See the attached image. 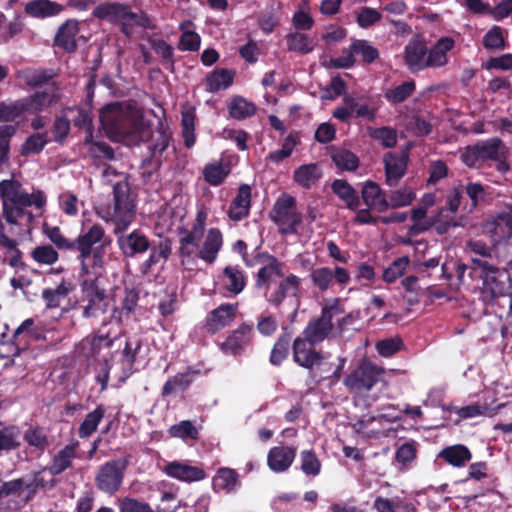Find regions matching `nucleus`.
<instances>
[{
    "instance_id": "f257e3e1",
    "label": "nucleus",
    "mask_w": 512,
    "mask_h": 512,
    "mask_svg": "<svg viewBox=\"0 0 512 512\" xmlns=\"http://www.w3.org/2000/svg\"><path fill=\"white\" fill-rule=\"evenodd\" d=\"M207 214L199 211L189 230H183L179 238V256L186 269H192L197 258L212 264L223 245V235L218 228H210L205 237Z\"/></svg>"
},
{
    "instance_id": "f03ea898",
    "label": "nucleus",
    "mask_w": 512,
    "mask_h": 512,
    "mask_svg": "<svg viewBox=\"0 0 512 512\" xmlns=\"http://www.w3.org/2000/svg\"><path fill=\"white\" fill-rule=\"evenodd\" d=\"M0 199L3 217L11 226L12 234L16 233L14 227L17 226H22L24 231L30 232L34 221L30 208L41 209L46 203V197L41 191L28 193L22 184L14 179L0 181Z\"/></svg>"
},
{
    "instance_id": "7ed1b4c3",
    "label": "nucleus",
    "mask_w": 512,
    "mask_h": 512,
    "mask_svg": "<svg viewBox=\"0 0 512 512\" xmlns=\"http://www.w3.org/2000/svg\"><path fill=\"white\" fill-rule=\"evenodd\" d=\"M285 269V263L274 256H268L257 272L256 288L275 307H279L288 295H296L302 282L295 274L285 275Z\"/></svg>"
},
{
    "instance_id": "20e7f679",
    "label": "nucleus",
    "mask_w": 512,
    "mask_h": 512,
    "mask_svg": "<svg viewBox=\"0 0 512 512\" xmlns=\"http://www.w3.org/2000/svg\"><path fill=\"white\" fill-rule=\"evenodd\" d=\"M96 213L105 222H112L115 225V234L130 226L136 214V200L125 179L113 185V202L98 206Z\"/></svg>"
},
{
    "instance_id": "39448f33",
    "label": "nucleus",
    "mask_w": 512,
    "mask_h": 512,
    "mask_svg": "<svg viewBox=\"0 0 512 512\" xmlns=\"http://www.w3.org/2000/svg\"><path fill=\"white\" fill-rule=\"evenodd\" d=\"M94 17L117 24L124 34L130 35L135 26L147 27L149 19L142 12H134L128 4L104 2L93 10Z\"/></svg>"
},
{
    "instance_id": "423d86ee",
    "label": "nucleus",
    "mask_w": 512,
    "mask_h": 512,
    "mask_svg": "<svg viewBox=\"0 0 512 512\" xmlns=\"http://www.w3.org/2000/svg\"><path fill=\"white\" fill-rule=\"evenodd\" d=\"M385 369L366 359L344 379V385L350 392L364 394L369 392L384 376Z\"/></svg>"
},
{
    "instance_id": "0eeeda50",
    "label": "nucleus",
    "mask_w": 512,
    "mask_h": 512,
    "mask_svg": "<svg viewBox=\"0 0 512 512\" xmlns=\"http://www.w3.org/2000/svg\"><path fill=\"white\" fill-rule=\"evenodd\" d=\"M83 292L82 316L84 318H100L109 310L110 303L106 290L97 279L89 277L81 282Z\"/></svg>"
},
{
    "instance_id": "6e6552de",
    "label": "nucleus",
    "mask_w": 512,
    "mask_h": 512,
    "mask_svg": "<svg viewBox=\"0 0 512 512\" xmlns=\"http://www.w3.org/2000/svg\"><path fill=\"white\" fill-rule=\"evenodd\" d=\"M271 219L278 226L281 234H295L302 222L297 210L296 199L288 194L281 195L271 211Z\"/></svg>"
},
{
    "instance_id": "1a4fd4ad",
    "label": "nucleus",
    "mask_w": 512,
    "mask_h": 512,
    "mask_svg": "<svg viewBox=\"0 0 512 512\" xmlns=\"http://www.w3.org/2000/svg\"><path fill=\"white\" fill-rule=\"evenodd\" d=\"M472 269L479 272L482 280V293L484 298L493 300L505 293V283L501 279L503 273L500 269L486 260L472 259Z\"/></svg>"
},
{
    "instance_id": "9d476101",
    "label": "nucleus",
    "mask_w": 512,
    "mask_h": 512,
    "mask_svg": "<svg viewBox=\"0 0 512 512\" xmlns=\"http://www.w3.org/2000/svg\"><path fill=\"white\" fill-rule=\"evenodd\" d=\"M136 109V107L126 103L109 104L100 111L101 124L107 133L118 140L124 126L130 119L132 111H136Z\"/></svg>"
},
{
    "instance_id": "9b49d317",
    "label": "nucleus",
    "mask_w": 512,
    "mask_h": 512,
    "mask_svg": "<svg viewBox=\"0 0 512 512\" xmlns=\"http://www.w3.org/2000/svg\"><path fill=\"white\" fill-rule=\"evenodd\" d=\"M343 312L344 310L340 305L339 299H333L330 305H327L322 309L320 318L309 322L303 332V335L312 343H319L323 341L333 328V316L342 314Z\"/></svg>"
},
{
    "instance_id": "f8f14e48",
    "label": "nucleus",
    "mask_w": 512,
    "mask_h": 512,
    "mask_svg": "<svg viewBox=\"0 0 512 512\" xmlns=\"http://www.w3.org/2000/svg\"><path fill=\"white\" fill-rule=\"evenodd\" d=\"M127 465L128 460L126 458L106 462L100 467L95 478L97 487L108 494H113L118 491L122 484Z\"/></svg>"
},
{
    "instance_id": "ddd939ff",
    "label": "nucleus",
    "mask_w": 512,
    "mask_h": 512,
    "mask_svg": "<svg viewBox=\"0 0 512 512\" xmlns=\"http://www.w3.org/2000/svg\"><path fill=\"white\" fill-rule=\"evenodd\" d=\"M110 243L111 240L104 241L95 248L78 251L83 279L91 277L98 280L99 277L102 276L105 265L106 247L110 245Z\"/></svg>"
},
{
    "instance_id": "4468645a",
    "label": "nucleus",
    "mask_w": 512,
    "mask_h": 512,
    "mask_svg": "<svg viewBox=\"0 0 512 512\" xmlns=\"http://www.w3.org/2000/svg\"><path fill=\"white\" fill-rule=\"evenodd\" d=\"M150 123L144 119L143 113L136 109L132 111L129 121L121 133L118 141H122L127 145H138L143 141H147L151 135Z\"/></svg>"
},
{
    "instance_id": "2eb2a0df",
    "label": "nucleus",
    "mask_w": 512,
    "mask_h": 512,
    "mask_svg": "<svg viewBox=\"0 0 512 512\" xmlns=\"http://www.w3.org/2000/svg\"><path fill=\"white\" fill-rule=\"evenodd\" d=\"M309 278L315 288L324 292L332 288L334 280L340 286L348 284L350 274L340 266H336L333 270L328 267H319L310 272Z\"/></svg>"
},
{
    "instance_id": "dca6fc26",
    "label": "nucleus",
    "mask_w": 512,
    "mask_h": 512,
    "mask_svg": "<svg viewBox=\"0 0 512 512\" xmlns=\"http://www.w3.org/2000/svg\"><path fill=\"white\" fill-rule=\"evenodd\" d=\"M253 338V326L251 324L242 323L228 334L220 348L226 355H241L252 343Z\"/></svg>"
},
{
    "instance_id": "f3484780",
    "label": "nucleus",
    "mask_w": 512,
    "mask_h": 512,
    "mask_svg": "<svg viewBox=\"0 0 512 512\" xmlns=\"http://www.w3.org/2000/svg\"><path fill=\"white\" fill-rule=\"evenodd\" d=\"M151 145L149 149L151 151V158L145 159L142 163V167L146 169L143 172L144 175L150 176L156 171L161 163V154L168 148L171 133L167 128L160 127L155 131L151 132L150 138Z\"/></svg>"
},
{
    "instance_id": "a211bd4d",
    "label": "nucleus",
    "mask_w": 512,
    "mask_h": 512,
    "mask_svg": "<svg viewBox=\"0 0 512 512\" xmlns=\"http://www.w3.org/2000/svg\"><path fill=\"white\" fill-rule=\"evenodd\" d=\"M428 47L420 36H415L404 48V63L411 72L427 69Z\"/></svg>"
},
{
    "instance_id": "6ab92c4d",
    "label": "nucleus",
    "mask_w": 512,
    "mask_h": 512,
    "mask_svg": "<svg viewBox=\"0 0 512 512\" xmlns=\"http://www.w3.org/2000/svg\"><path fill=\"white\" fill-rule=\"evenodd\" d=\"M385 170V183L390 187L398 185L405 175L408 164V155L401 153H386L383 157Z\"/></svg>"
},
{
    "instance_id": "aec40b11",
    "label": "nucleus",
    "mask_w": 512,
    "mask_h": 512,
    "mask_svg": "<svg viewBox=\"0 0 512 512\" xmlns=\"http://www.w3.org/2000/svg\"><path fill=\"white\" fill-rule=\"evenodd\" d=\"M311 341L304 336L297 337L293 342V359L300 366L311 369L324 359L321 352L315 350Z\"/></svg>"
},
{
    "instance_id": "412c9836",
    "label": "nucleus",
    "mask_w": 512,
    "mask_h": 512,
    "mask_svg": "<svg viewBox=\"0 0 512 512\" xmlns=\"http://www.w3.org/2000/svg\"><path fill=\"white\" fill-rule=\"evenodd\" d=\"M237 311V304L226 303L215 308L206 318L205 327L207 331L211 334H215L230 325L235 320Z\"/></svg>"
},
{
    "instance_id": "4be33fe9",
    "label": "nucleus",
    "mask_w": 512,
    "mask_h": 512,
    "mask_svg": "<svg viewBox=\"0 0 512 512\" xmlns=\"http://www.w3.org/2000/svg\"><path fill=\"white\" fill-rule=\"evenodd\" d=\"M61 99L60 88L56 83L48 84L44 90L37 91L25 98L29 112H39L45 110Z\"/></svg>"
},
{
    "instance_id": "5701e85b",
    "label": "nucleus",
    "mask_w": 512,
    "mask_h": 512,
    "mask_svg": "<svg viewBox=\"0 0 512 512\" xmlns=\"http://www.w3.org/2000/svg\"><path fill=\"white\" fill-rule=\"evenodd\" d=\"M455 47V40L445 36L438 39L430 48L427 54V68H442L449 63V52Z\"/></svg>"
},
{
    "instance_id": "b1692460",
    "label": "nucleus",
    "mask_w": 512,
    "mask_h": 512,
    "mask_svg": "<svg viewBox=\"0 0 512 512\" xmlns=\"http://www.w3.org/2000/svg\"><path fill=\"white\" fill-rule=\"evenodd\" d=\"M164 472L172 478L188 483L206 478V472L202 468L190 465L187 462H170L165 466Z\"/></svg>"
},
{
    "instance_id": "393cba45",
    "label": "nucleus",
    "mask_w": 512,
    "mask_h": 512,
    "mask_svg": "<svg viewBox=\"0 0 512 512\" xmlns=\"http://www.w3.org/2000/svg\"><path fill=\"white\" fill-rule=\"evenodd\" d=\"M295 456L296 448L294 447H273L269 450L267 455L268 467L276 473L284 472L292 465Z\"/></svg>"
},
{
    "instance_id": "a878e982",
    "label": "nucleus",
    "mask_w": 512,
    "mask_h": 512,
    "mask_svg": "<svg viewBox=\"0 0 512 512\" xmlns=\"http://www.w3.org/2000/svg\"><path fill=\"white\" fill-rule=\"evenodd\" d=\"M361 197L370 209L377 212L387 211V196L378 183L366 181L362 186Z\"/></svg>"
},
{
    "instance_id": "bb28decb",
    "label": "nucleus",
    "mask_w": 512,
    "mask_h": 512,
    "mask_svg": "<svg viewBox=\"0 0 512 512\" xmlns=\"http://www.w3.org/2000/svg\"><path fill=\"white\" fill-rule=\"evenodd\" d=\"M118 245L124 255L133 257L136 254L143 253L149 248L147 237L138 232L133 231L128 235L120 236L117 239Z\"/></svg>"
},
{
    "instance_id": "cd10ccee",
    "label": "nucleus",
    "mask_w": 512,
    "mask_h": 512,
    "mask_svg": "<svg viewBox=\"0 0 512 512\" xmlns=\"http://www.w3.org/2000/svg\"><path fill=\"white\" fill-rule=\"evenodd\" d=\"M251 203V188L247 184L239 187L236 197L233 199L228 215L230 219L239 221L249 213Z\"/></svg>"
},
{
    "instance_id": "c85d7f7f",
    "label": "nucleus",
    "mask_w": 512,
    "mask_h": 512,
    "mask_svg": "<svg viewBox=\"0 0 512 512\" xmlns=\"http://www.w3.org/2000/svg\"><path fill=\"white\" fill-rule=\"evenodd\" d=\"M78 447V442H72L58 451L49 467L51 474L58 475L68 469L76 457Z\"/></svg>"
},
{
    "instance_id": "c756f323",
    "label": "nucleus",
    "mask_w": 512,
    "mask_h": 512,
    "mask_svg": "<svg viewBox=\"0 0 512 512\" xmlns=\"http://www.w3.org/2000/svg\"><path fill=\"white\" fill-rule=\"evenodd\" d=\"M63 6L50 0H32L25 5V12L35 18H46L60 14Z\"/></svg>"
},
{
    "instance_id": "7c9ffc66",
    "label": "nucleus",
    "mask_w": 512,
    "mask_h": 512,
    "mask_svg": "<svg viewBox=\"0 0 512 512\" xmlns=\"http://www.w3.org/2000/svg\"><path fill=\"white\" fill-rule=\"evenodd\" d=\"M79 32L78 21L67 20L60 26L55 37V43L68 52L76 49V35Z\"/></svg>"
},
{
    "instance_id": "2f4dec72",
    "label": "nucleus",
    "mask_w": 512,
    "mask_h": 512,
    "mask_svg": "<svg viewBox=\"0 0 512 512\" xmlns=\"http://www.w3.org/2000/svg\"><path fill=\"white\" fill-rule=\"evenodd\" d=\"M109 241L105 239V230L100 224H93L87 231L80 234L74 241L75 248L79 250L92 249L98 243Z\"/></svg>"
},
{
    "instance_id": "473e14b6",
    "label": "nucleus",
    "mask_w": 512,
    "mask_h": 512,
    "mask_svg": "<svg viewBox=\"0 0 512 512\" xmlns=\"http://www.w3.org/2000/svg\"><path fill=\"white\" fill-rule=\"evenodd\" d=\"M416 199V192L413 187L404 185L393 190L387 196V210L398 209L411 205Z\"/></svg>"
},
{
    "instance_id": "72a5a7b5",
    "label": "nucleus",
    "mask_w": 512,
    "mask_h": 512,
    "mask_svg": "<svg viewBox=\"0 0 512 512\" xmlns=\"http://www.w3.org/2000/svg\"><path fill=\"white\" fill-rule=\"evenodd\" d=\"M331 188L333 192L345 202L350 210H357L360 201L356 190L345 180L337 179L333 181Z\"/></svg>"
},
{
    "instance_id": "f704fd0d",
    "label": "nucleus",
    "mask_w": 512,
    "mask_h": 512,
    "mask_svg": "<svg viewBox=\"0 0 512 512\" xmlns=\"http://www.w3.org/2000/svg\"><path fill=\"white\" fill-rule=\"evenodd\" d=\"M480 157L483 161L502 160L506 158L507 150L505 145L498 138H492L477 144Z\"/></svg>"
},
{
    "instance_id": "c9c22d12",
    "label": "nucleus",
    "mask_w": 512,
    "mask_h": 512,
    "mask_svg": "<svg viewBox=\"0 0 512 512\" xmlns=\"http://www.w3.org/2000/svg\"><path fill=\"white\" fill-rule=\"evenodd\" d=\"M322 176L317 164H306L298 167L293 175L294 181L303 188H310Z\"/></svg>"
},
{
    "instance_id": "e433bc0d",
    "label": "nucleus",
    "mask_w": 512,
    "mask_h": 512,
    "mask_svg": "<svg viewBox=\"0 0 512 512\" xmlns=\"http://www.w3.org/2000/svg\"><path fill=\"white\" fill-rule=\"evenodd\" d=\"M25 112H29L25 98L12 102H0V123L13 122Z\"/></svg>"
},
{
    "instance_id": "4c0bfd02",
    "label": "nucleus",
    "mask_w": 512,
    "mask_h": 512,
    "mask_svg": "<svg viewBox=\"0 0 512 512\" xmlns=\"http://www.w3.org/2000/svg\"><path fill=\"white\" fill-rule=\"evenodd\" d=\"M105 407L98 405L93 411L89 412L78 429V435L80 438H87L92 435L105 416Z\"/></svg>"
},
{
    "instance_id": "58836bf2",
    "label": "nucleus",
    "mask_w": 512,
    "mask_h": 512,
    "mask_svg": "<svg viewBox=\"0 0 512 512\" xmlns=\"http://www.w3.org/2000/svg\"><path fill=\"white\" fill-rule=\"evenodd\" d=\"M239 483L237 472L231 468L223 467L217 470L213 477V487L216 490L233 491Z\"/></svg>"
},
{
    "instance_id": "ea45409f",
    "label": "nucleus",
    "mask_w": 512,
    "mask_h": 512,
    "mask_svg": "<svg viewBox=\"0 0 512 512\" xmlns=\"http://www.w3.org/2000/svg\"><path fill=\"white\" fill-rule=\"evenodd\" d=\"M234 79V72L227 69H215L206 78V86L209 92L227 89Z\"/></svg>"
},
{
    "instance_id": "a19ab883",
    "label": "nucleus",
    "mask_w": 512,
    "mask_h": 512,
    "mask_svg": "<svg viewBox=\"0 0 512 512\" xmlns=\"http://www.w3.org/2000/svg\"><path fill=\"white\" fill-rule=\"evenodd\" d=\"M483 229L494 245H497L512 236L497 215L487 219L483 225Z\"/></svg>"
},
{
    "instance_id": "79ce46f5",
    "label": "nucleus",
    "mask_w": 512,
    "mask_h": 512,
    "mask_svg": "<svg viewBox=\"0 0 512 512\" xmlns=\"http://www.w3.org/2000/svg\"><path fill=\"white\" fill-rule=\"evenodd\" d=\"M180 30L182 32L180 41H179V49L185 51H196L200 47L201 38L194 31L193 22L187 20L180 24Z\"/></svg>"
},
{
    "instance_id": "37998d69",
    "label": "nucleus",
    "mask_w": 512,
    "mask_h": 512,
    "mask_svg": "<svg viewBox=\"0 0 512 512\" xmlns=\"http://www.w3.org/2000/svg\"><path fill=\"white\" fill-rule=\"evenodd\" d=\"M439 456L455 467L464 466L471 459V453L463 445H454L443 449Z\"/></svg>"
},
{
    "instance_id": "c03bdc74",
    "label": "nucleus",
    "mask_w": 512,
    "mask_h": 512,
    "mask_svg": "<svg viewBox=\"0 0 512 512\" xmlns=\"http://www.w3.org/2000/svg\"><path fill=\"white\" fill-rule=\"evenodd\" d=\"M287 47L289 51L297 52L300 54H308L314 50L316 42L308 35L294 32L286 37Z\"/></svg>"
},
{
    "instance_id": "a18cd8bd",
    "label": "nucleus",
    "mask_w": 512,
    "mask_h": 512,
    "mask_svg": "<svg viewBox=\"0 0 512 512\" xmlns=\"http://www.w3.org/2000/svg\"><path fill=\"white\" fill-rule=\"evenodd\" d=\"M444 209L439 211L438 216L435 219H427V210L421 206H417L411 210V219L414 221V225L411 227V231L414 233H420L429 230L434 224H436L443 213Z\"/></svg>"
},
{
    "instance_id": "49530a36",
    "label": "nucleus",
    "mask_w": 512,
    "mask_h": 512,
    "mask_svg": "<svg viewBox=\"0 0 512 512\" xmlns=\"http://www.w3.org/2000/svg\"><path fill=\"white\" fill-rule=\"evenodd\" d=\"M138 302V293L134 290H126L121 308L113 307L109 322L121 323L124 314H131Z\"/></svg>"
},
{
    "instance_id": "de8ad7c7",
    "label": "nucleus",
    "mask_w": 512,
    "mask_h": 512,
    "mask_svg": "<svg viewBox=\"0 0 512 512\" xmlns=\"http://www.w3.org/2000/svg\"><path fill=\"white\" fill-rule=\"evenodd\" d=\"M331 158L338 169L342 171H355L359 166L358 157L346 149H333Z\"/></svg>"
},
{
    "instance_id": "09e8293b",
    "label": "nucleus",
    "mask_w": 512,
    "mask_h": 512,
    "mask_svg": "<svg viewBox=\"0 0 512 512\" xmlns=\"http://www.w3.org/2000/svg\"><path fill=\"white\" fill-rule=\"evenodd\" d=\"M228 109L230 116L238 120L250 117L256 112L255 104L240 96L232 98Z\"/></svg>"
},
{
    "instance_id": "8fccbe9b",
    "label": "nucleus",
    "mask_w": 512,
    "mask_h": 512,
    "mask_svg": "<svg viewBox=\"0 0 512 512\" xmlns=\"http://www.w3.org/2000/svg\"><path fill=\"white\" fill-rule=\"evenodd\" d=\"M230 173V169L222 162H212L207 164L203 169V176L210 185H220Z\"/></svg>"
},
{
    "instance_id": "3c124183",
    "label": "nucleus",
    "mask_w": 512,
    "mask_h": 512,
    "mask_svg": "<svg viewBox=\"0 0 512 512\" xmlns=\"http://www.w3.org/2000/svg\"><path fill=\"white\" fill-rule=\"evenodd\" d=\"M191 382L188 373H178L165 382L162 388V396L167 397L177 392H183L190 386Z\"/></svg>"
},
{
    "instance_id": "603ef678",
    "label": "nucleus",
    "mask_w": 512,
    "mask_h": 512,
    "mask_svg": "<svg viewBox=\"0 0 512 512\" xmlns=\"http://www.w3.org/2000/svg\"><path fill=\"white\" fill-rule=\"evenodd\" d=\"M368 135L385 148H392L397 143L396 130L390 127L367 128Z\"/></svg>"
},
{
    "instance_id": "864d4df0",
    "label": "nucleus",
    "mask_w": 512,
    "mask_h": 512,
    "mask_svg": "<svg viewBox=\"0 0 512 512\" xmlns=\"http://www.w3.org/2000/svg\"><path fill=\"white\" fill-rule=\"evenodd\" d=\"M226 277V288L228 291L239 294L245 287V277L240 269L234 266H227L224 269Z\"/></svg>"
},
{
    "instance_id": "5fc2aeb1",
    "label": "nucleus",
    "mask_w": 512,
    "mask_h": 512,
    "mask_svg": "<svg viewBox=\"0 0 512 512\" xmlns=\"http://www.w3.org/2000/svg\"><path fill=\"white\" fill-rule=\"evenodd\" d=\"M20 446V431L15 426L0 429V454Z\"/></svg>"
},
{
    "instance_id": "6e6d98bb",
    "label": "nucleus",
    "mask_w": 512,
    "mask_h": 512,
    "mask_svg": "<svg viewBox=\"0 0 512 512\" xmlns=\"http://www.w3.org/2000/svg\"><path fill=\"white\" fill-rule=\"evenodd\" d=\"M31 257L40 265H53L58 261L59 254L51 245L45 244L35 247Z\"/></svg>"
},
{
    "instance_id": "4d7b16f0",
    "label": "nucleus",
    "mask_w": 512,
    "mask_h": 512,
    "mask_svg": "<svg viewBox=\"0 0 512 512\" xmlns=\"http://www.w3.org/2000/svg\"><path fill=\"white\" fill-rule=\"evenodd\" d=\"M415 82L407 81L385 92V98L392 103H401L415 91Z\"/></svg>"
},
{
    "instance_id": "13d9d810",
    "label": "nucleus",
    "mask_w": 512,
    "mask_h": 512,
    "mask_svg": "<svg viewBox=\"0 0 512 512\" xmlns=\"http://www.w3.org/2000/svg\"><path fill=\"white\" fill-rule=\"evenodd\" d=\"M47 144V133H37L29 136L21 145L20 154L28 156L40 153Z\"/></svg>"
},
{
    "instance_id": "bf43d9fd",
    "label": "nucleus",
    "mask_w": 512,
    "mask_h": 512,
    "mask_svg": "<svg viewBox=\"0 0 512 512\" xmlns=\"http://www.w3.org/2000/svg\"><path fill=\"white\" fill-rule=\"evenodd\" d=\"M43 232L47 238L59 249L72 250L75 248L74 241L67 239L57 226H43Z\"/></svg>"
},
{
    "instance_id": "052dcab7",
    "label": "nucleus",
    "mask_w": 512,
    "mask_h": 512,
    "mask_svg": "<svg viewBox=\"0 0 512 512\" xmlns=\"http://www.w3.org/2000/svg\"><path fill=\"white\" fill-rule=\"evenodd\" d=\"M70 292V288L65 283H60L55 289H46L42 297L50 308L59 307Z\"/></svg>"
},
{
    "instance_id": "680f3d73",
    "label": "nucleus",
    "mask_w": 512,
    "mask_h": 512,
    "mask_svg": "<svg viewBox=\"0 0 512 512\" xmlns=\"http://www.w3.org/2000/svg\"><path fill=\"white\" fill-rule=\"evenodd\" d=\"M168 433L170 436L181 439H198V429L193 425V423L189 420H184L179 422L178 424L172 425Z\"/></svg>"
},
{
    "instance_id": "e2e57ef3",
    "label": "nucleus",
    "mask_w": 512,
    "mask_h": 512,
    "mask_svg": "<svg viewBox=\"0 0 512 512\" xmlns=\"http://www.w3.org/2000/svg\"><path fill=\"white\" fill-rule=\"evenodd\" d=\"M178 218L172 208H164L158 213L155 223L159 235L170 232L176 225Z\"/></svg>"
},
{
    "instance_id": "0e129e2a",
    "label": "nucleus",
    "mask_w": 512,
    "mask_h": 512,
    "mask_svg": "<svg viewBox=\"0 0 512 512\" xmlns=\"http://www.w3.org/2000/svg\"><path fill=\"white\" fill-rule=\"evenodd\" d=\"M301 470L308 476H317L321 470V461L312 450H304L300 454Z\"/></svg>"
},
{
    "instance_id": "69168bd1",
    "label": "nucleus",
    "mask_w": 512,
    "mask_h": 512,
    "mask_svg": "<svg viewBox=\"0 0 512 512\" xmlns=\"http://www.w3.org/2000/svg\"><path fill=\"white\" fill-rule=\"evenodd\" d=\"M83 348L89 346L87 355L94 356L99 353L102 347L109 348L113 344V340L108 334L103 335H90L82 341Z\"/></svg>"
},
{
    "instance_id": "338daca9",
    "label": "nucleus",
    "mask_w": 512,
    "mask_h": 512,
    "mask_svg": "<svg viewBox=\"0 0 512 512\" xmlns=\"http://www.w3.org/2000/svg\"><path fill=\"white\" fill-rule=\"evenodd\" d=\"M351 49L354 54L360 55L362 60L366 63L373 62L379 56L378 50L365 40L353 41Z\"/></svg>"
},
{
    "instance_id": "774afa93",
    "label": "nucleus",
    "mask_w": 512,
    "mask_h": 512,
    "mask_svg": "<svg viewBox=\"0 0 512 512\" xmlns=\"http://www.w3.org/2000/svg\"><path fill=\"white\" fill-rule=\"evenodd\" d=\"M24 440L39 450H44L48 446V438L43 428L31 427L24 433Z\"/></svg>"
}]
</instances>
